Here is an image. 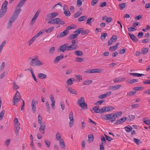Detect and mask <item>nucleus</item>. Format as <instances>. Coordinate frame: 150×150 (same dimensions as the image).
I'll use <instances>...</instances> for the list:
<instances>
[{"instance_id": "15", "label": "nucleus", "mask_w": 150, "mask_h": 150, "mask_svg": "<svg viewBox=\"0 0 150 150\" xmlns=\"http://www.w3.org/2000/svg\"><path fill=\"white\" fill-rule=\"evenodd\" d=\"M121 87V85H115L114 86H110L108 89V90L115 91L120 88Z\"/></svg>"}, {"instance_id": "46", "label": "nucleus", "mask_w": 150, "mask_h": 150, "mask_svg": "<svg viewBox=\"0 0 150 150\" xmlns=\"http://www.w3.org/2000/svg\"><path fill=\"white\" fill-rule=\"evenodd\" d=\"M133 141L137 145H139V144L142 143L141 141L140 140L136 138H134L133 139Z\"/></svg>"}, {"instance_id": "26", "label": "nucleus", "mask_w": 150, "mask_h": 150, "mask_svg": "<svg viewBox=\"0 0 150 150\" xmlns=\"http://www.w3.org/2000/svg\"><path fill=\"white\" fill-rule=\"evenodd\" d=\"M46 126V124L45 122H43L42 123L40 124V127L39 128V129L40 131L42 130H44L45 129Z\"/></svg>"}, {"instance_id": "25", "label": "nucleus", "mask_w": 150, "mask_h": 150, "mask_svg": "<svg viewBox=\"0 0 150 150\" xmlns=\"http://www.w3.org/2000/svg\"><path fill=\"white\" fill-rule=\"evenodd\" d=\"M77 46L76 45H73L71 44L70 46H68L69 50H75L77 48Z\"/></svg>"}, {"instance_id": "36", "label": "nucleus", "mask_w": 150, "mask_h": 150, "mask_svg": "<svg viewBox=\"0 0 150 150\" xmlns=\"http://www.w3.org/2000/svg\"><path fill=\"white\" fill-rule=\"evenodd\" d=\"M127 6L126 3H123L119 4V7L121 10L125 8Z\"/></svg>"}, {"instance_id": "41", "label": "nucleus", "mask_w": 150, "mask_h": 150, "mask_svg": "<svg viewBox=\"0 0 150 150\" xmlns=\"http://www.w3.org/2000/svg\"><path fill=\"white\" fill-rule=\"evenodd\" d=\"M87 18V16H81L78 19L79 21H82L86 20Z\"/></svg>"}, {"instance_id": "5", "label": "nucleus", "mask_w": 150, "mask_h": 150, "mask_svg": "<svg viewBox=\"0 0 150 150\" xmlns=\"http://www.w3.org/2000/svg\"><path fill=\"white\" fill-rule=\"evenodd\" d=\"M99 107L98 106H95L92 108V110L96 113L101 114L106 112L105 106L102 109H99Z\"/></svg>"}, {"instance_id": "7", "label": "nucleus", "mask_w": 150, "mask_h": 150, "mask_svg": "<svg viewBox=\"0 0 150 150\" xmlns=\"http://www.w3.org/2000/svg\"><path fill=\"white\" fill-rule=\"evenodd\" d=\"M68 47V44L66 43L60 46L59 49L60 51L62 52H64L65 51H68L69 50Z\"/></svg>"}, {"instance_id": "44", "label": "nucleus", "mask_w": 150, "mask_h": 150, "mask_svg": "<svg viewBox=\"0 0 150 150\" xmlns=\"http://www.w3.org/2000/svg\"><path fill=\"white\" fill-rule=\"evenodd\" d=\"M60 134L59 132H57L56 134V139L58 141L60 140L61 139V136L60 135Z\"/></svg>"}, {"instance_id": "11", "label": "nucleus", "mask_w": 150, "mask_h": 150, "mask_svg": "<svg viewBox=\"0 0 150 150\" xmlns=\"http://www.w3.org/2000/svg\"><path fill=\"white\" fill-rule=\"evenodd\" d=\"M69 32L67 30H65L63 32L58 34L57 36V38H60L63 37L67 35Z\"/></svg>"}, {"instance_id": "62", "label": "nucleus", "mask_w": 150, "mask_h": 150, "mask_svg": "<svg viewBox=\"0 0 150 150\" xmlns=\"http://www.w3.org/2000/svg\"><path fill=\"white\" fill-rule=\"evenodd\" d=\"M6 41H4L0 45V51H1L4 45L6 44Z\"/></svg>"}, {"instance_id": "34", "label": "nucleus", "mask_w": 150, "mask_h": 150, "mask_svg": "<svg viewBox=\"0 0 150 150\" xmlns=\"http://www.w3.org/2000/svg\"><path fill=\"white\" fill-rule=\"evenodd\" d=\"M83 30V29L82 28L78 29L77 30L74 32V33H76V34H77V36L79 34L81 33V32Z\"/></svg>"}, {"instance_id": "55", "label": "nucleus", "mask_w": 150, "mask_h": 150, "mask_svg": "<svg viewBox=\"0 0 150 150\" xmlns=\"http://www.w3.org/2000/svg\"><path fill=\"white\" fill-rule=\"evenodd\" d=\"M25 3V2L21 0L18 4L17 6V7L21 8Z\"/></svg>"}, {"instance_id": "17", "label": "nucleus", "mask_w": 150, "mask_h": 150, "mask_svg": "<svg viewBox=\"0 0 150 150\" xmlns=\"http://www.w3.org/2000/svg\"><path fill=\"white\" fill-rule=\"evenodd\" d=\"M64 58V55L62 54H61L60 56H57L55 58L54 60L55 63H57L59 62L62 59Z\"/></svg>"}, {"instance_id": "2", "label": "nucleus", "mask_w": 150, "mask_h": 150, "mask_svg": "<svg viewBox=\"0 0 150 150\" xmlns=\"http://www.w3.org/2000/svg\"><path fill=\"white\" fill-rule=\"evenodd\" d=\"M102 118L106 120H109L112 122L115 121L116 119L114 113L103 115L102 116Z\"/></svg>"}, {"instance_id": "31", "label": "nucleus", "mask_w": 150, "mask_h": 150, "mask_svg": "<svg viewBox=\"0 0 150 150\" xmlns=\"http://www.w3.org/2000/svg\"><path fill=\"white\" fill-rule=\"evenodd\" d=\"M125 131L127 132H129L132 131V127L129 125H128L125 127Z\"/></svg>"}, {"instance_id": "64", "label": "nucleus", "mask_w": 150, "mask_h": 150, "mask_svg": "<svg viewBox=\"0 0 150 150\" xmlns=\"http://www.w3.org/2000/svg\"><path fill=\"white\" fill-rule=\"evenodd\" d=\"M89 32V31L88 30L86 29L84 31L83 30L81 32V34L82 35H84L85 34H88Z\"/></svg>"}, {"instance_id": "19", "label": "nucleus", "mask_w": 150, "mask_h": 150, "mask_svg": "<svg viewBox=\"0 0 150 150\" xmlns=\"http://www.w3.org/2000/svg\"><path fill=\"white\" fill-rule=\"evenodd\" d=\"M95 19L93 18H89L86 20V24L91 25L92 23L94 21Z\"/></svg>"}, {"instance_id": "10", "label": "nucleus", "mask_w": 150, "mask_h": 150, "mask_svg": "<svg viewBox=\"0 0 150 150\" xmlns=\"http://www.w3.org/2000/svg\"><path fill=\"white\" fill-rule=\"evenodd\" d=\"M102 71L99 69L97 68L88 70L87 71H86L85 72L92 73H101L102 72Z\"/></svg>"}, {"instance_id": "38", "label": "nucleus", "mask_w": 150, "mask_h": 150, "mask_svg": "<svg viewBox=\"0 0 150 150\" xmlns=\"http://www.w3.org/2000/svg\"><path fill=\"white\" fill-rule=\"evenodd\" d=\"M6 11V10L1 9L0 11V18L2 17Z\"/></svg>"}, {"instance_id": "16", "label": "nucleus", "mask_w": 150, "mask_h": 150, "mask_svg": "<svg viewBox=\"0 0 150 150\" xmlns=\"http://www.w3.org/2000/svg\"><path fill=\"white\" fill-rule=\"evenodd\" d=\"M128 34L131 39L134 42H137L138 41V39L134 35L131 34L130 33H128Z\"/></svg>"}, {"instance_id": "45", "label": "nucleus", "mask_w": 150, "mask_h": 150, "mask_svg": "<svg viewBox=\"0 0 150 150\" xmlns=\"http://www.w3.org/2000/svg\"><path fill=\"white\" fill-rule=\"evenodd\" d=\"M55 51L54 47H51L50 49L49 50L48 52L50 54H53L54 53V52Z\"/></svg>"}, {"instance_id": "21", "label": "nucleus", "mask_w": 150, "mask_h": 150, "mask_svg": "<svg viewBox=\"0 0 150 150\" xmlns=\"http://www.w3.org/2000/svg\"><path fill=\"white\" fill-rule=\"evenodd\" d=\"M79 106L81 107L83 109H86L88 108L87 104L85 102L82 103L81 104V103Z\"/></svg>"}, {"instance_id": "58", "label": "nucleus", "mask_w": 150, "mask_h": 150, "mask_svg": "<svg viewBox=\"0 0 150 150\" xmlns=\"http://www.w3.org/2000/svg\"><path fill=\"white\" fill-rule=\"evenodd\" d=\"M84 1V0H77V4L78 6H80L82 5V3Z\"/></svg>"}, {"instance_id": "6", "label": "nucleus", "mask_w": 150, "mask_h": 150, "mask_svg": "<svg viewBox=\"0 0 150 150\" xmlns=\"http://www.w3.org/2000/svg\"><path fill=\"white\" fill-rule=\"evenodd\" d=\"M38 103V101L34 99L32 100L31 103V110L33 113H35L36 111V105Z\"/></svg>"}, {"instance_id": "9", "label": "nucleus", "mask_w": 150, "mask_h": 150, "mask_svg": "<svg viewBox=\"0 0 150 150\" xmlns=\"http://www.w3.org/2000/svg\"><path fill=\"white\" fill-rule=\"evenodd\" d=\"M54 24L63 25L65 24L64 22L62 19L59 18L54 19Z\"/></svg>"}, {"instance_id": "22", "label": "nucleus", "mask_w": 150, "mask_h": 150, "mask_svg": "<svg viewBox=\"0 0 150 150\" xmlns=\"http://www.w3.org/2000/svg\"><path fill=\"white\" fill-rule=\"evenodd\" d=\"M130 75H132V76H134V77H141L143 76H144L145 75L144 74H139V73H130Z\"/></svg>"}, {"instance_id": "61", "label": "nucleus", "mask_w": 150, "mask_h": 150, "mask_svg": "<svg viewBox=\"0 0 150 150\" xmlns=\"http://www.w3.org/2000/svg\"><path fill=\"white\" fill-rule=\"evenodd\" d=\"M46 109H47V111L49 112H50V105L48 103V101L46 102Z\"/></svg>"}, {"instance_id": "59", "label": "nucleus", "mask_w": 150, "mask_h": 150, "mask_svg": "<svg viewBox=\"0 0 150 150\" xmlns=\"http://www.w3.org/2000/svg\"><path fill=\"white\" fill-rule=\"evenodd\" d=\"M81 11H78L74 15V17L77 18L80 16L81 14Z\"/></svg>"}, {"instance_id": "18", "label": "nucleus", "mask_w": 150, "mask_h": 150, "mask_svg": "<svg viewBox=\"0 0 150 150\" xmlns=\"http://www.w3.org/2000/svg\"><path fill=\"white\" fill-rule=\"evenodd\" d=\"M50 99L52 102L51 105L52 107L53 108L54 106L55 100L54 99V96L52 94H51L50 95Z\"/></svg>"}, {"instance_id": "40", "label": "nucleus", "mask_w": 150, "mask_h": 150, "mask_svg": "<svg viewBox=\"0 0 150 150\" xmlns=\"http://www.w3.org/2000/svg\"><path fill=\"white\" fill-rule=\"evenodd\" d=\"M122 114V112L121 111L119 112H117L114 113L115 115V117L116 119L117 118H118L121 116Z\"/></svg>"}, {"instance_id": "35", "label": "nucleus", "mask_w": 150, "mask_h": 150, "mask_svg": "<svg viewBox=\"0 0 150 150\" xmlns=\"http://www.w3.org/2000/svg\"><path fill=\"white\" fill-rule=\"evenodd\" d=\"M68 91L71 93L75 95L77 94V91L74 89H72L71 87H70L68 88Z\"/></svg>"}, {"instance_id": "23", "label": "nucleus", "mask_w": 150, "mask_h": 150, "mask_svg": "<svg viewBox=\"0 0 150 150\" xmlns=\"http://www.w3.org/2000/svg\"><path fill=\"white\" fill-rule=\"evenodd\" d=\"M20 124L19 123L15 124V127L16 129L15 133L16 134H17L19 132V131L20 129Z\"/></svg>"}, {"instance_id": "13", "label": "nucleus", "mask_w": 150, "mask_h": 150, "mask_svg": "<svg viewBox=\"0 0 150 150\" xmlns=\"http://www.w3.org/2000/svg\"><path fill=\"white\" fill-rule=\"evenodd\" d=\"M63 10L65 15L67 16H70L71 13L67 8V6L65 5L63 7Z\"/></svg>"}, {"instance_id": "54", "label": "nucleus", "mask_w": 150, "mask_h": 150, "mask_svg": "<svg viewBox=\"0 0 150 150\" xmlns=\"http://www.w3.org/2000/svg\"><path fill=\"white\" fill-rule=\"evenodd\" d=\"M5 112L4 110H2L0 113V121L1 120L3 117Z\"/></svg>"}, {"instance_id": "3", "label": "nucleus", "mask_w": 150, "mask_h": 150, "mask_svg": "<svg viewBox=\"0 0 150 150\" xmlns=\"http://www.w3.org/2000/svg\"><path fill=\"white\" fill-rule=\"evenodd\" d=\"M43 62H41L38 59V57L32 59L30 63V65L32 66H38L43 65Z\"/></svg>"}, {"instance_id": "50", "label": "nucleus", "mask_w": 150, "mask_h": 150, "mask_svg": "<svg viewBox=\"0 0 150 150\" xmlns=\"http://www.w3.org/2000/svg\"><path fill=\"white\" fill-rule=\"evenodd\" d=\"M38 123L41 124L42 123V117L40 115H39L38 117Z\"/></svg>"}, {"instance_id": "47", "label": "nucleus", "mask_w": 150, "mask_h": 150, "mask_svg": "<svg viewBox=\"0 0 150 150\" xmlns=\"http://www.w3.org/2000/svg\"><path fill=\"white\" fill-rule=\"evenodd\" d=\"M77 37V34H74L71 35L69 38L70 39L72 40L73 39L76 38Z\"/></svg>"}, {"instance_id": "52", "label": "nucleus", "mask_w": 150, "mask_h": 150, "mask_svg": "<svg viewBox=\"0 0 150 150\" xmlns=\"http://www.w3.org/2000/svg\"><path fill=\"white\" fill-rule=\"evenodd\" d=\"M129 121H133L135 118V116L132 115H130L128 116Z\"/></svg>"}, {"instance_id": "49", "label": "nucleus", "mask_w": 150, "mask_h": 150, "mask_svg": "<svg viewBox=\"0 0 150 150\" xmlns=\"http://www.w3.org/2000/svg\"><path fill=\"white\" fill-rule=\"evenodd\" d=\"M54 27H52L46 30L45 32L47 33H49L51 32L54 29Z\"/></svg>"}, {"instance_id": "33", "label": "nucleus", "mask_w": 150, "mask_h": 150, "mask_svg": "<svg viewBox=\"0 0 150 150\" xmlns=\"http://www.w3.org/2000/svg\"><path fill=\"white\" fill-rule=\"evenodd\" d=\"M92 82V81L91 80H87L84 81L83 83L82 84L83 85H89Z\"/></svg>"}, {"instance_id": "20", "label": "nucleus", "mask_w": 150, "mask_h": 150, "mask_svg": "<svg viewBox=\"0 0 150 150\" xmlns=\"http://www.w3.org/2000/svg\"><path fill=\"white\" fill-rule=\"evenodd\" d=\"M59 144L61 148L62 149L64 148L65 147L64 142L63 139H61L59 140Z\"/></svg>"}, {"instance_id": "39", "label": "nucleus", "mask_w": 150, "mask_h": 150, "mask_svg": "<svg viewBox=\"0 0 150 150\" xmlns=\"http://www.w3.org/2000/svg\"><path fill=\"white\" fill-rule=\"evenodd\" d=\"M105 108L106 110V112L115 109V108L112 106L105 107Z\"/></svg>"}, {"instance_id": "43", "label": "nucleus", "mask_w": 150, "mask_h": 150, "mask_svg": "<svg viewBox=\"0 0 150 150\" xmlns=\"http://www.w3.org/2000/svg\"><path fill=\"white\" fill-rule=\"evenodd\" d=\"M108 34L107 33H104L101 34L100 37L101 39L102 40L105 39V37L108 36Z\"/></svg>"}, {"instance_id": "48", "label": "nucleus", "mask_w": 150, "mask_h": 150, "mask_svg": "<svg viewBox=\"0 0 150 150\" xmlns=\"http://www.w3.org/2000/svg\"><path fill=\"white\" fill-rule=\"evenodd\" d=\"M101 139L102 141V144H106V141L105 137L104 136H102L101 137Z\"/></svg>"}, {"instance_id": "53", "label": "nucleus", "mask_w": 150, "mask_h": 150, "mask_svg": "<svg viewBox=\"0 0 150 150\" xmlns=\"http://www.w3.org/2000/svg\"><path fill=\"white\" fill-rule=\"evenodd\" d=\"M50 14L51 15V16L53 19V18H55L57 15H58V13L57 12H54L50 13Z\"/></svg>"}, {"instance_id": "24", "label": "nucleus", "mask_w": 150, "mask_h": 150, "mask_svg": "<svg viewBox=\"0 0 150 150\" xmlns=\"http://www.w3.org/2000/svg\"><path fill=\"white\" fill-rule=\"evenodd\" d=\"M38 77L41 79H46L47 78V76L45 74L43 73H39L38 75Z\"/></svg>"}, {"instance_id": "30", "label": "nucleus", "mask_w": 150, "mask_h": 150, "mask_svg": "<svg viewBox=\"0 0 150 150\" xmlns=\"http://www.w3.org/2000/svg\"><path fill=\"white\" fill-rule=\"evenodd\" d=\"M74 79L73 78H71L68 79L67 81V85L68 86L71 85L73 83V81H74Z\"/></svg>"}, {"instance_id": "63", "label": "nucleus", "mask_w": 150, "mask_h": 150, "mask_svg": "<svg viewBox=\"0 0 150 150\" xmlns=\"http://www.w3.org/2000/svg\"><path fill=\"white\" fill-rule=\"evenodd\" d=\"M76 61L77 62H81L83 61V59L81 57H77L76 58Z\"/></svg>"}, {"instance_id": "42", "label": "nucleus", "mask_w": 150, "mask_h": 150, "mask_svg": "<svg viewBox=\"0 0 150 150\" xmlns=\"http://www.w3.org/2000/svg\"><path fill=\"white\" fill-rule=\"evenodd\" d=\"M75 54L78 56H82L83 55V53L82 51L79 50H76L74 52Z\"/></svg>"}, {"instance_id": "32", "label": "nucleus", "mask_w": 150, "mask_h": 150, "mask_svg": "<svg viewBox=\"0 0 150 150\" xmlns=\"http://www.w3.org/2000/svg\"><path fill=\"white\" fill-rule=\"evenodd\" d=\"M84 102V98L83 97H82L78 100L77 103L79 105L81 103V104L82 103H83Z\"/></svg>"}, {"instance_id": "37", "label": "nucleus", "mask_w": 150, "mask_h": 150, "mask_svg": "<svg viewBox=\"0 0 150 150\" xmlns=\"http://www.w3.org/2000/svg\"><path fill=\"white\" fill-rule=\"evenodd\" d=\"M139 80L137 79H133L131 80H128L127 81L130 84H132L133 83L138 82Z\"/></svg>"}, {"instance_id": "12", "label": "nucleus", "mask_w": 150, "mask_h": 150, "mask_svg": "<svg viewBox=\"0 0 150 150\" xmlns=\"http://www.w3.org/2000/svg\"><path fill=\"white\" fill-rule=\"evenodd\" d=\"M126 78L122 76H119L114 79L113 80L115 83H119L125 81Z\"/></svg>"}, {"instance_id": "4", "label": "nucleus", "mask_w": 150, "mask_h": 150, "mask_svg": "<svg viewBox=\"0 0 150 150\" xmlns=\"http://www.w3.org/2000/svg\"><path fill=\"white\" fill-rule=\"evenodd\" d=\"M21 98L20 93L18 91H16L13 98V105H17V103L20 99Z\"/></svg>"}, {"instance_id": "56", "label": "nucleus", "mask_w": 150, "mask_h": 150, "mask_svg": "<svg viewBox=\"0 0 150 150\" xmlns=\"http://www.w3.org/2000/svg\"><path fill=\"white\" fill-rule=\"evenodd\" d=\"M117 48L116 47V46H111L109 48V50L111 51H115L117 49Z\"/></svg>"}, {"instance_id": "27", "label": "nucleus", "mask_w": 150, "mask_h": 150, "mask_svg": "<svg viewBox=\"0 0 150 150\" xmlns=\"http://www.w3.org/2000/svg\"><path fill=\"white\" fill-rule=\"evenodd\" d=\"M8 4V2L5 0L3 4H2L1 6V9H6V11L7 10V6Z\"/></svg>"}, {"instance_id": "51", "label": "nucleus", "mask_w": 150, "mask_h": 150, "mask_svg": "<svg viewBox=\"0 0 150 150\" xmlns=\"http://www.w3.org/2000/svg\"><path fill=\"white\" fill-rule=\"evenodd\" d=\"M146 118H145L143 119L144 122L146 125H150V119L146 120Z\"/></svg>"}, {"instance_id": "60", "label": "nucleus", "mask_w": 150, "mask_h": 150, "mask_svg": "<svg viewBox=\"0 0 150 150\" xmlns=\"http://www.w3.org/2000/svg\"><path fill=\"white\" fill-rule=\"evenodd\" d=\"M136 92L135 91H131L129 92L127 94V96H131L134 94H135L136 93Z\"/></svg>"}, {"instance_id": "57", "label": "nucleus", "mask_w": 150, "mask_h": 150, "mask_svg": "<svg viewBox=\"0 0 150 150\" xmlns=\"http://www.w3.org/2000/svg\"><path fill=\"white\" fill-rule=\"evenodd\" d=\"M46 145L48 148H49L50 145V142L47 140L45 139L44 141Z\"/></svg>"}, {"instance_id": "28", "label": "nucleus", "mask_w": 150, "mask_h": 150, "mask_svg": "<svg viewBox=\"0 0 150 150\" xmlns=\"http://www.w3.org/2000/svg\"><path fill=\"white\" fill-rule=\"evenodd\" d=\"M88 142L89 143L92 142L94 138V136L92 134H90L88 136Z\"/></svg>"}, {"instance_id": "1", "label": "nucleus", "mask_w": 150, "mask_h": 150, "mask_svg": "<svg viewBox=\"0 0 150 150\" xmlns=\"http://www.w3.org/2000/svg\"><path fill=\"white\" fill-rule=\"evenodd\" d=\"M21 11V9H20L15 10L13 15L10 18L7 24V27L8 28H10L12 26L13 23L16 19Z\"/></svg>"}, {"instance_id": "29", "label": "nucleus", "mask_w": 150, "mask_h": 150, "mask_svg": "<svg viewBox=\"0 0 150 150\" xmlns=\"http://www.w3.org/2000/svg\"><path fill=\"white\" fill-rule=\"evenodd\" d=\"M149 51V48L147 47L143 48L141 51V53L143 54H146Z\"/></svg>"}, {"instance_id": "8", "label": "nucleus", "mask_w": 150, "mask_h": 150, "mask_svg": "<svg viewBox=\"0 0 150 150\" xmlns=\"http://www.w3.org/2000/svg\"><path fill=\"white\" fill-rule=\"evenodd\" d=\"M69 119L70 121L69 122V125L70 127H71L74 125V120L73 117V112H70L69 115Z\"/></svg>"}, {"instance_id": "14", "label": "nucleus", "mask_w": 150, "mask_h": 150, "mask_svg": "<svg viewBox=\"0 0 150 150\" xmlns=\"http://www.w3.org/2000/svg\"><path fill=\"white\" fill-rule=\"evenodd\" d=\"M40 12V10H38V11L36 12V13H35V15H34V16L32 18V19L31 20V25L33 24L35 22V21L37 19L38 16L39 15V14Z\"/></svg>"}]
</instances>
